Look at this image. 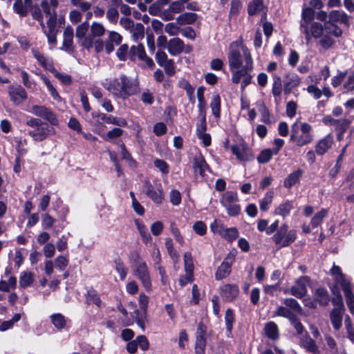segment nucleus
Returning a JSON list of instances; mask_svg holds the SVG:
<instances>
[{
  "label": "nucleus",
  "instance_id": "nucleus-18",
  "mask_svg": "<svg viewBox=\"0 0 354 354\" xmlns=\"http://www.w3.org/2000/svg\"><path fill=\"white\" fill-rule=\"evenodd\" d=\"M309 283V278L306 276L301 277L297 279L296 283L291 287L288 293L297 297L301 298L307 292V286Z\"/></svg>",
  "mask_w": 354,
  "mask_h": 354
},
{
  "label": "nucleus",
  "instance_id": "nucleus-3",
  "mask_svg": "<svg viewBox=\"0 0 354 354\" xmlns=\"http://www.w3.org/2000/svg\"><path fill=\"white\" fill-rule=\"evenodd\" d=\"M312 127L308 123L300 122L297 120L290 129V140L298 147L310 144L313 140Z\"/></svg>",
  "mask_w": 354,
  "mask_h": 354
},
{
  "label": "nucleus",
  "instance_id": "nucleus-35",
  "mask_svg": "<svg viewBox=\"0 0 354 354\" xmlns=\"http://www.w3.org/2000/svg\"><path fill=\"white\" fill-rule=\"evenodd\" d=\"M265 333L269 338L276 339L279 337V329L277 325L273 322H270L265 325Z\"/></svg>",
  "mask_w": 354,
  "mask_h": 354
},
{
  "label": "nucleus",
  "instance_id": "nucleus-28",
  "mask_svg": "<svg viewBox=\"0 0 354 354\" xmlns=\"http://www.w3.org/2000/svg\"><path fill=\"white\" fill-rule=\"evenodd\" d=\"M194 169L195 173L198 174L202 177L205 176V171L209 169L205 158L201 153L196 155L194 158Z\"/></svg>",
  "mask_w": 354,
  "mask_h": 354
},
{
  "label": "nucleus",
  "instance_id": "nucleus-50",
  "mask_svg": "<svg viewBox=\"0 0 354 354\" xmlns=\"http://www.w3.org/2000/svg\"><path fill=\"white\" fill-rule=\"evenodd\" d=\"M274 315L279 317H283L289 319H292L296 315L286 306H279L274 313Z\"/></svg>",
  "mask_w": 354,
  "mask_h": 354
},
{
  "label": "nucleus",
  "instance_id": "nucleus-57",
  "mask_svg": "<svg viewBox=\"0 0 354 354\" xmlns=\"http://www.w3.org/2000/svg\"><path fill=\"white\" fill-rule=\"evenodd\" d=\"M180 86L186 91L187 95L192 102H194V88L186 80H183L180 82Z\"/></svg>",
  "mask_w": 354,
  "mask_h": 354
},
{
  "label": "nucleus",
  "instance_id": "nucleus-34",
  "mask_svg": "<svg viewBox=\"0 0 354 354\" xmlns=\"http://www.w3.org/2000/svg\"><path fill=\"white\" fill-rule=\"evenodd\" d=\"M302 175V171L301 169H298L290 174H289L287 178L284 180V186L287 188H290L295 184H297Z\"/></svg>",
  "mask_w": 354,
  "mask_h": 354
},
{
  "label": "nucleus",
  "instance_id": "nucleus-43",
  "mask_svg": "<svg viewBox=\"0 0 354 354\" xmlns=\"http://www.w3.org/2000/svg\"><path fill=\"white\" fill-rule=\"evenodd\" d=\"M274 192L272 191L267 192L262 199L259 201V206L261 211L266 212L269 209V206L272 203Z\"/></svg>",
  "mask_w": 354,
  "mask_h": 354
},
{
  "label": "nucleus",
  "instance_id": "nucleus-40",
  "mask_svg": "<svg viewBox=\"0 0 354 354\" xmlns=\"http://www.w3.org/2000/svg\"><path fill=\"white\" fill-rule=\"evenodd\" d=\"M299 84L300 79L297 75H290L284 84V93L286 94L290 93L292 88L298 86Z\"/></svg>",
  "mask_w": 354,
  "mask_h": 354
},
{
  "label": "nucleus",
  "instance_id": "nucleus-33",
  "mask_svg": "<svg viewBox=\"0 0 354 354\" xmlns=\"http://www.w3.org/2000/svg\"><path fill=\"white\" fill-rule=\"evenodd\" d=\"M258 111L261 115V121L266 124H271L274 121V118L270 113L268 108L265 106L263 102H260L257 104Z\"/></svg>",
  "mask_w": 354,
  "mask_h": 354
},
{
  "label": "nucleus",
  "instance_id": "nucleus-21",
  "mask_svg": "<svg viewBox=\"0 0 354 354\" xmlns=\"http://www.w3.org/2000/svg\"><path fill=\"white\" fill-rule=\"evenodd\" d=\"M326 125L334 127L337 130L344 132L348 126L349 122L347 119H334L331 115H325L322 120Z\"/></svg>",
  "mask_w": 354,
  "mask_h": 354
},
{
  "label": "nucleus",
  "instance_id": "nucleus-20",
  "mask_svg": "<svg viewBox=\"0 0 354 354\" xmlns=\"http://www.w3.org/2000/svg\"><path fill=\"white\" fill-rule=\"evenodd\" d=\"M334 142L333 136L331 134L326 135L320 139L315 145V152L319 156H322L328 151Z\"/></svg>",
  "mask_w": 354,
  "mask_h": 354
},
{
  "label": "nucleus",
  "instance_id": "nucleus-4",
  "mask_svg": "<svg viewBox=\"0 0 354 354\" xmlns=\"http://www.w3.org/2000/svg\"><path fill=\"white\" fill-rule=\"evenodd\" d=\"M252 57L248 48L243 46L241 41H236L232 42L229 48L227 54V60L230 69L234 68H241L246 64V55Z\"/></svg>",
  "mask_w": 354,
  "mask_h": 354
},
{
  "label": "nucleus",
  "instance_id": "nucleus-25",
  "mask_svg": "<svg viewBox=\"0 0 354 354\" xmlns=\"http://www.w3.org/2000/svg\"><path fill=\"white\" fill-rule=\"evenodd\" d=\"M294 208L293 201L286 200L280 203L274 210L275 215L286 218L290 215V212Z\"/></svg>",
  "mask_w": 354,
  "mask_h": 354
},
{
  "label": "nucleus",
  "instance_id": "nucleus-24",
  "mask_svg": "<svg viewBox=\"0 0 354 354\" xmlns=\"http://www.w3.org/2000/svg\"><path fill=\"white\" fill-rule=\"evenodd\" d=\"M184 47L183 41L178 37L171 39L167 44V50L173 56L181 53L184 50Z\"/></svg>",
  "mask_w": 354,
  "mask_h": 354
},
{
  "label": "nucleus",
  "instance_id": "nucleus-51",
  "mask_svg": "<svg viewBox=\"0 0 354 354\" xmlns=\"http://www.w3.org/2000/svg\"><path fill=\"white\" fill-rule=\"evenodd\" d=\"M283 304L286 307H288L289 309L293 312V313L295 315V313H299L301 312V307L299 304L297 300L292 298H288L284 299Z\"/></svg>",
  "mask_w": 354,
  "mask_h": 354
},
{
  "label": "nucleus",
  "instance_id": "nucleus-54",
  "mask_svg": "<svg viewBox=\"0 0 354 354\" xmlns=\"http://www.w3.org/2000/svg\"><path fill=\"white\" fill-rule=\"evenodd\" d=\"M115 268L117 272L119 274L120 279L124 281L128 273V268L125 266L124 263L118 259L115 262Z\"/></svg>",
  "mask_w": 354,
  "mask_h": 354
},
{
  "label": "nucleus",
  "instance_id": "nucleus-37",
  "mask_svg": "<svg viewBox=\"0 0 354 354\" xmlns=\"http://www.w3.org/2000/svg\"><path fill=\"white\" fill-rule=\"evenodd\" d=\"M131 32L133 40L136 42L142 40L145 35V27L140 24H135L129 30Z\"/></svg>",
  "mask_w": 354,
  "mask_h": 354
},
{
  "label": "nucleus",
  "instance_id": "nucleus-26",
  "mask_svg": "<svg viewBox=\"0 0 354 354\" xmlns=\"http://www.w3.org/2000/svg\"><path fill=\"white\" fill-rule=\"evenodd\" d=\"M239 292L236 285L225 284L221 288V295L227 301H232Z\"/></svg>",
  "mask_w": 354,
  "mask_h": 354
},
{
  "label": "nucleus",
  "instance_id": "nucleus-32",
  "mask_svg": "<svg viewBox=\"0 0 354 354\" xmlns=\"http://www.w3.org/2000/svg\"><path fill=\"white\" fill-rule=\"evenodd\" d=\"M314 297L315 301L319 302L322 306H326L330 301V297L328 291L323 288H317L315 290Z\"/></svg>",
  "mask_w": 354,
  "mask_h": 354
},
{
  "label": "nucleus",
  "instance_id": "nucleus-11",
  "mask_svg": "<svg viewBox=\"0 0 354 354\" xmlns=\"http://www.w3.org/2000/svg\"><path fill=\"white\" fill-rule=\"evenodd\" d=\"M230 149L232 154L241 162H248L254 158L252 150L243 140L232 145Z\"/></svg>",
  "mask_w": 354,
  "mask_h": 354
},
{
  "label": "nucleus",
  "instance_id": "nucleus-31",
  "mask_svg": "<svg viewBox=\"0 0 354 354\" xmlns=\"http://www.w3.org/2000/svg\"><path fill=\"white\" fill-rule=\"evenodd\" d=\"M135 225L142 237V241L146 244H151L152 241L151 236L148 232L147 227L140 219L135 220Z\"/></svg>",
  "mask_w": 354,
  "mask_h": 354
},
{
  "label": "nucleus",
  "instance_id": "nucleus-10",
  "mask_svg": "<svg viewBox=\"0 0 354 354\" xmlns=\"http://www.w3.org/2000/svg\"><path fill=\"white\" fill-rule=\"evenodd\" d=\"M210 230L214 234H219L230 242H232L239 236V231L236 227H226L221 221L216 219L210 225Z\"/></svg>",
  "mask_w": 354,
  "mask_h": 354
},
{
  "label": "nucleus",
  "instance_id": "nucleus-48",
  "mask_svg": "<svg viewBox=\"0 0 354 354\" xmlns=\"http://www.w3.org/2000/svg\"><path fill=\"white\" fill-rule=\"evenodd\" d=\"M104 32L105 28L102 24L98 22L92 23L90 32L91 38L100 37L104 35Z\"/></svg>",
  "mask_w": 354,
  "mask_h": 354
},
{
  "label": "nucleus",
  "instance_id": "nucleus-64",
  "mask_svg": "<svg viewBox=\"0 0 354 354\" xmlns=\"http://www.w3.org/2000/svg\"><path fill=\"white\" fill-rule=\"evenodd\" d=\"M73 6L79 7L82 11L86 12L91 8V3L83 0H71Z\"/></svg>",
  "mask_w": 354,
  "mask_h": 354
},
{
  "label": "nucleus",
  "instance_id": "nucleus-7",
  "mask_svg": "<svg viewBox=\"0 0 354 354\" xmlns=\"http://www.w3.org/2000/svg\"><path fill=\"white\" fill-rule=\"evenodd\" d=\"M26 124L32 130L28 131V135L37 142L44 140L51 133H55V129L50 128L48 124L44 123L40 119L30 117L28 118Z\"/></svg>",
  "mask_w": 354,
  "mask_h": 354
},
{
  "label": "nucleus",
  "instance_id": "nucleus-5",
  "mask_svg": "<svg viewBox=\"0 0 354 354\" xmlns=\"http://www.w3.org/2000/svg\"><path fill=\"white\" fill-rule=\"evenodd\" d=\"M254 68V64L252 57L246 55V64L241 68L230 69L232 73V82L235 84H241V89L243 91L252 80V71Z\"/></svg>",
  "mask_w": 354,
  "mask_h": 354
},
{
  "label": "nucleus",
  "instance_id": "nucleus-9",
  "mask_svg": "<svg viewBox=\"0 0 354 354\" xmlns=\"http://www.w3.org/2000/svg\"><path fill=\"white\" fill-rule=\"evenodd\" d=\"M295 239L296 231L288 230V225L286 223L281 225L272 236L273 241L279 246V248L288 246Z\"/></svg>",
  "mask_w": 354,
  "mask_h": 354
},
{
  "label": "nucleus",
  "instance_id": "nucleus-46",
  "mask_svg": "<svg viewBox=\"0 0 354 354\" xmlns=\"http://www.w3.org/2000/svg\"><path fill=\"white\" fill-rule=\"evenodd\" d=\"M50 320L54 326L59 330L64 328L66 325V319L60 313H55L50 315Z\"/></svg>",
  "mask_w": 354,
  "mask_h": 354
},
{
  "label": "nucleus",
  "instance_id": "nucleus-62",
  "mask_svg": "<svg viewBox=\"0 0 354 354\" xmlns=\"http://www.w3.org/2000/svg\"><path fill=\"white\" fill-rule=\"evenodd\" d=\"M344 87L347 91H354V71L347 75L344 83Z\"/></svg>",
  "mask_w": 354,
  "mask_h": 354
},
{
  "label": "nucleus",
  "instance_id": "nucleus-2",
  "mask_svg": "<svg viewBox=\"0 0 354 354\" xmlns=\"http://www.w3.org/2000/svg\"><path fill=\"white\" fill-rule=\"evenodd\" d=\"M301 32L305 35L306 44H309L312 38H319V44L324 49H328L335 44L330 32L326 28V23L313 21L308 24H300Z\"/></svg>",
  "mask_w": 354,
  "mask_h": 354
},
{
  "label": "nucleus",
  "instance_id": "nucleus-17",
  "mask_svg": "<svg viewBox=\"0 0 354 354\" xmlns=\"http://www.w3.org/2000/svg\"><path fill=\"white\" fill-rule=\"evenodd\" d=\"M8 95L10 100L15 105L21 104L28 97L26 90L20 85L10 86L8 87Z\"/></svg>",
  "mask_w": 354,
  "mask_h": 354
},
{
  "label": "nucleus",
  "instance_id": "nucleus-8",
  "mask_svg": "<svg viewBox=\"0 0 354 354\" xmlns=\"http://www.w3.org/2000/svg\"><path fill=\"white\" fill-rule=\"evenodd\" d=\"M348 24V17L343 10H333L328 15V20L326 22V28L333 37L342 35V29L335 24Z\"/></svg>",
  "mask_w": 354,
  "mask_h": 354
},
{
  "label": "nucleus",
  "instance_id": "nucleus-58",
  "mask_svg": "<svg viewBox=\"0 0 354 354\" xmlns=\"http://www.w3.org/2000/svg\"><path fill=\"white\" fill-rule=\"evenodd\" d=\"M129 50L130 49L127 44L121 45L116 53L118 59L121 61H125L128 58H130Z\"/></svg>",
  "mask_w": 354,
  "mask_h": 354
},
{
  "label": "nucleus",
  "instance_id": "nucleus-12",
  "mask_svg": "<svg viewBox=\"0 0 354 354\" xmlns=\"http://www.w3.org/2000/svg\"><path fill=\"white\" fill-rule=\"evenodd\" d=\"M56 14L51 15L50 17H49L46 22V26L44 25V22L41 23L42 31L46 36L48 44L51 45H55L57 43V35L58 33V29L56 28Z\"/></svg>",
  "mask_w": 354,
  "mask_h": 354
},
{
  "label": "nucleus",
  "instance_id": "nucleus-30",
  "mask_svg": "<svg viewBox=\"0 0 354 354\" xmlns=\"http://www.w3.org/2000/svg\"><path fill=\"white\" fill-rule=\"evenodd\" d=\"M64 39H63V46L62 48L66 50H70L73 48V36L74 32L73 28L68 26L65 28L63 33Z\"/></svg>",
  "mask_w": 354,
  "mask_h": 354
},
{
  "label": "nucleus",
  "instance_id": "nucleus-41",
  "mask_svg": "<svg viewBox=\"0 0 354 354\" xmlns=\"http://www.w3.org/2000/svg\"><path fill=\"white\" fill-rule=\"evenodd\" d=\"M212 114L216 118L221 115V98L218 94H214L210 102Z\"/></svg>",
  "mask_w": 354,
  "mask_h": 354
},
{
  "label": "nucleus",
  "instance_id": "nucleus-39",
  "mask_svg": "<svg viewBox=\"0 0 354 354\" xmlns=\"http://www.w3.org/2000/svg\"><path fill=\"white\" fill-rule=\"evenodd\" d=\"M145 53L144 46L141 44H138V45H133L131 47L129 50L130 59L136 60V58L140 59L142 57L144 56Z\"/></svg>",
  "mask_w": 354,
  "mask_h": 354
},
{
  "label": "nucleus",
  "instance_id": "nucleus-61",
  "mask_svg": "<svg viewBox=\"0 0 354 354\" xmlns=\"http://www.w3.org/2000/svg\"><path fill=\"white\" fill-rule=\"evenodd\" d=\"M234 315L231 309H227L225 315V320L226 324L227 330L230 333L232 329L234 322Z\"/></svg>",
  "mask_w": 354,
  "mask_h": 354
},
{
  "label": "nucleus",
  "instance_id": "nucleus-59",
  "mask_svg": "<svg viewBox=\"0 0 354 354\" xmlns=\"http://www.w3.org/2000/svg\"><path fill=\"white\" fill-rule=\"evenodd\" d=\"M165 31L171 36L178 35L180 31V27L174 22L165 25Z\"/></svg>",
  "mask_w": 354,
  "mask_h": 354
},
{
  "label": "nucleus",
  "instance_id": "nucleus-36",
  "mask_svg": "<svg viewBox=\"0 0 354 354\" xmlns=\"http://www.w3.org/2000/svg\"><path fill=\"white\" fill-rule=\"evenodd\" d=\"M24 1L25 5L23 4L21 0H16L15 3L13 4L14 10L21 17L26 16L28 13L27 7L29 6L31 3V0Z\"/></svg>",
  "mask_w": 354,
  "mask_h": 354
},
{
  "label": "nucleus",
  "instance_id": "nucleus-22",
  "mask_svg": "<svg viewBox=\"0 0 354 354\" xmlns=\"http://www.w3.org/2000/svg\"><path fill=\"white\" fill-rule=\"evenodd\" d=\"M342 289L345 297L347 307L350 313L354 315V294L350 283L344 281L342 284Z\"/></svg>",
  "mask_w": 354,
  "mask_h": 354
},
{
  "label": "nucleus",
  "instance_id": "nucleus-47",
  "mask_svg": "<svg viewBox=\"0 0 354 354\" xmlns=\"http://www.w3.org/2000/svg\"><path fill=\"white\" fill-rule=\"evenodd\" d=\"M238 201L236 193L233 192H227L224 193L220 200L223 206L235 203Z\"/></svg>",
  "mask_w": 354,
  "mask_h": 354
},
{
  "label": "nucleus",
  "instance_id": "nucleus-52",
  "mask_svg": "<svg viewBox=\"0 0 354 354\" xmlns=\"http://www.w3.org/2000/svg\"><path fill=\"white\" fill-rule=\"evenodd\" d=\"M86 300L88 304H94L98 307L101 306V300L94 290H90L87 292Z\"/></svg>",
  "mask_w": 354,
  "mask_h": 354
},
{
  "label": "nucleus",
  "instance_id": "nucleus-45",
  "mask_svg": "<svg viewBox=\"0 0 354 354\" xmlns=\"http://www.w3.org/2000/svg\"><path fill=\"white\" fill-rule=\"evenodd\" d=\"M41 78L43 80L45 85L46 86L47 89H48V92L50 93V95H51L53 99L57 102H60L62 100L61 97L59 96L56 88L54 87V86L50 82V81L44 75H41Z\"/></svg>",
  "mask_w": 354,
  "mask_h": 354
},
{
  "label": "nucleus",
  "instance_id": "nucleus-29",
  "mask_svg": "<svg viewBox=\"0 0 354 354\" xmlns=\"http://www.w3.org/2000/svg\"><path fill=\"white\" fill-rule=\"evenodd\" d=\"M32 52L34 57L43 68L51 72L54 71L53 61L50 58L45 57L35 49H32Z\"/></svg>",
  "mask_w": 354,
  "mask_h": 354
},
{
  "label": "nucleus",
  "instance_id": "nucleus-23",
  "mask_svg": "<svg viewBox=\"0 0 354 354\" xmlns=\"http://www.w3.org/2000/svg\"><path fill=\"white\" fill-rule=\"evenodd\" d=\"M344 312L343 306L333 308L330 313V320L333 328L339 330L342 327V317Z\"/></svg>",
  "mask_w": 354,
  "mask_h": 354
},
{
  "label": "nucleus",
  "instance_id": "nucleus-42",
  "mask_svg": "<svg viewBox=\"0 0 354 354\" xmlns=\"http://www.w3.org/2000/svg\"><path fill=\"white\" fill-rule=\"evenodd\" d=\"M301 18L300 24H308L313 22L315 18L314 10L310 7H304L302 10Z\"/></svg>",
  "mask_w": 354,
  "mask_h": 354
},
{
  "label": "nucleus",
  "instance_id": "nucleus-1",
  "mask_svg": "<svg viewBox=\"0 0 354 354\" xmlns=\"http://www.w3.org/2000/svg\"><path fill=\"white\" fill-rule=\"evenodd\" d=\"M102 86L114 97L122 100L134 95L138 91L137 84L124 74L118 77L105 79Z\"/></svg>",
  "mask_w": 354,
  "mask_h": 354
},
{
  "label": "nucleus",
  "instance_id": "nucleus-13",
  "mask_svg": "<svg viewBox=\"0 0 354 354\" xmlns=\"http://www.w3.org/2000/svg\"><path fill=\"white\" fill-rule=\"evenodd\" d=\"M28 111L37 117L42 118L53 126L59 124V120L56 115L50 109L44 105H33Z\"/></svg>",
  "mask_w": 354,
  "mask_h": 354
},
{
  "label": "nucleus",
  "instance_id": "nucleus-53",
  "mask_svg": "<svg viewBox=\"0 0 354 354\" xmlns=\"http://www.w3.org/2000/svg\"><path fill=\"white\" fill-rule=\"evenodd\" d=\"M33 281V277L31 272H23L19 277V285L22 288H26L31 285Z\"/></svg>",
  "mask_w": 354,
  "mask_h": 354
},
{
  "label": "nucleus",
  "instance_id": "nucleus-19",
  "mask_svg": "<svg viewBox=\"0 0 354 354\" xmlns=\"http://www.w3.org/2000/svg\"><path fill=\"white\" fill-rule=\"evenodd\" d=\"M93 118H97L99 122H104L107 124H111L119 127H125L127 124L125 119L122 118L114 117L111 115H106L102 113H93Z\"/></svg>",
  "mask_w": 354,
  "mask_h": 354
},
{
  "label": "nucleus",
  "instance_id": "nucleus-55",
  "mask_svg": "<svg viewBox=\"0 0 354 354\" xmlns=\"http://www.w3.org/2000/svg\"><path fill=\"white\" fill-rule=\"evenodd\" d=\"M274 154V153L270 149H263L260 152L259 155L258 156L257 161L261 164L266 163L271 160Z\"/></svg>",
  "mask_w": 354,
  "mask_h": 354
},
{
  "label": "nucleus",
  "instance_id": "nucleus-27",
  "mask_svg": "<svg viewBox=\"0 0 354 354\" xmlns=\"http://www.w3.org/2000/svg\"><path fill=\"white\" fill-rule=\"evenodd\" d=\"M248 12L250 15H254L262 12V19L266 18V12L263 0H252L248 6Z\"/></svg>",
  "mask_w": 354,
  "mask_h": 354
},
{
  "label": "nucleus",
  "instance_id": "nucleus-49",
  "mask_svg": "<svg viewBox=\"0 0 354 354\" xmlns=\"http://www.w3.org/2000/svg\"><path fill=\"white\" fill-rule=\"evenodd\" d=\"M328 210L322 209L321 211L317 212L311 219V225L313 227H318L322 223L323 219L327 216Z\"/></svg>",
  "mask_w": 354,
  "mask_h": 354
},
{
  "label": "nucleus",
  "instance_id": "nucleus-38",
  "mask_svg": "<svg viewBox=\"0 0 354 354\" xmlns=\"http://www.w3.org/2000/svg\"><path fill=\"white\" fill-rule=\"evenodd\" d=\"M197 15L193 12H185L180 15L177 19V22L180 25L192 24L196 21Z\"/></svg>",
  "mask_w": 354,
  "mask_h": 354
},
{
  "label": "nucleus",
  "instance_id": "nucleus-56",
  "mask_svg": "<svg viewBox=\"0 0 354 354\" xmlns=\"http://www.w3.org/2000/svg\"><path fill=\"white\" fill-rule=\"evenodd\" d=\"M272 93L275 98L279 97L281 94V80L279 76L273 77Z\"/></svg>",
  "mask_w": 354,
  "mask_h": 354
},
{
  "label": "nucleus",
  "instance_id": "nucleus-44",
  "mask_svg": "<svg viewBox=\"0 0 354 354\" xmlns=\"http://www.w3.org/2000/svg\"><path fill=\"white\" fill-rule=\"evenodd\" d=\"M301 346L306 349L308 351L316 353L318 352V347L316 345L315 341L310 337L306 336L301 339Z\"/></svg>",
  "mask_w": 354,
  "mask_h": 354
},
{
  "label": "nucleus",
  "instance_id": "nucleus-15",
  "mask_svg": "<svg viewBox=\"0 0 354 354\" xmlns=\"http://www.w3.org/2000/svg\"><path fill=\"white\" fill-rule=\"evenodd\" d=\"M145 194L156 204H162L165 199V194L161 184H159L156 189L149 180L145 183Z\"/></svg>",
  "mask_w": 354,
  "mask_h": 354
},
{
  "label": "nucleus",
  "instance_id": "nucleus-63",
  "mask_svg": "<svg viewBox=\"0 0 354 354\" xmlns=\"http://www.w3.org/2000/svg\"><path fill=\"white\" fill-rule=\"evenodd\" d=\"M55 222V219L48 214L42 216L41 225L44 229L47 230L53 227Z\"/></svg>",
  "mask_w": 354,
  "mask_h": 354
},
{
  "label": "nucleus",
  "instance_id": "nucleus-14",
  "mask_svg": "<svg viewBox=\"0 0 354 354\" xmlns=\"http://www.w3.org/2000/svg\"><path fill=\"white\" fill-rule=\"evenodd\" d=\"M89 28L88 21H85L78 25L76 28L75 36L78 39L79 44L84 48L90 50L93 48V38L88 34L86 36Z\"/></svg>",
  "mask_w": 354,
  "mask_h": 354
},
{
  "label": "nucleus",
  "instance_id": "nucleus-6",
  "mask_svg": "<svg viewBox=\"0 0 354 354\" xmlns=\"http://www.w3.org/2000/svg\"><path fill=\"white\" fill-rule=\"evenodd\" d=\"M131 261L133 275L141 281L146 290H150L151 288V281L147 263L138 253H136L132 257Z\"/></svg>",
  "mask_w": 354,
  "mask_h": 354
},
{
  "label": "nucleus",
  "instance_id": "nucleus-16",
  "mask_svg": "<svg viewBox=\"0 0 354 354\" xmlns=\"http://www.w3.org/2000/svg\"><path fill=\"white\" fill-rule=\"evenodd\" d=\"M235 251H231L227 255L216 272L215 277L216 280L224 279L230 274L231 272V267L235 260Z\"/></svg>",
  "mask_w": 354,
  "mask_h": 354
},
{
  "label": "nucleus",
  "instance_id": "nucleus-60",
  "mask_svg": "<svg viewBox=\"0 0 354 354\" xmlns=\"http://www.w3.org/2000/svg\"><path fill=\"white\" fill-rule=\"evenodd\" d=\"M223 207L225 208L227 214L230 216H236L239 214L241 212L240 205L236 203L233 204H230L228 205H225Z\"/></svg>",
  "mask_w": 354,
  "mask_h": 354
}]
</instances>
